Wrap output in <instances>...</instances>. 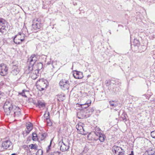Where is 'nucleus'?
Segmentation results:
<instances>
[{
	"label": "nucleus",
	"instance_id": "1",
	"mask_svg": "<svg viewBox=\"0 0 155 155\" xmlns=\"http://www.w3.org/2000/svg\"><path fill=\"white\" fill-rule=\"evenodd\" d=\"M14 106L15 105H13L11 103L8 101H6L4 104L3 109L4 111L7 115H9L13 113V110L15 109Z\"/></svg>",
	"mask_w": 155,
	"mask_h": 155
},
{
	"label": "nucleus",
	"instance_id": "2",
	"mask_svg": "<svg viewBox=\"0 0 155 155\" xmlns=\"http://www.w3.org/2000/svg\"><path fill=\"white\" fill-rule=\"evenodd\" d=\"M48 83L47 81L44 79H41L38 81L36 83L38 88H39V90L43 91L47 87Z\"/></svg>",
	"mask_w": 155,
	"mask_h": 155
},
{
	"label": "nucleus",
	"instance_id": "3",
	"mask_svg": "<svg viewBox=\"0 0 155 155\" xmlns=\"http://www.w3.org/2000/svg\"><path fill=\"white\" fill-rule=\"evenodd\" d=\"M112 150L114 155H124L125 151L120 147L114 146L112 148Z\"/></svg>",
	"mask_w": 155,
	"mask_h": 155
},
{
	"label": "nucleus",
	"instance_id": "4",
	"mask_svg": "<svg viewBox=\"0 0 155 155\" xmlns=\"http://www.w3.org/2000/svg\"><path fill=\"white\" fill-rule=\"evenodd\" d=\"M59 85L61 89L65 91L68 89L70 83L68 81L65 79H62L59 83Z\"/></svg>",
	"mask_w": 155,
	"mask_h": 155
},
{
	"label": "nucleus",
	"instance_id": "5",
	"mask_svg": "<svg viewBox=\"0 0 155 155\" xmlns=\"http://www.w3.org/2000/svg\"><path fill=\"white\" fill-rule=\"evenodd\" d=\"M100 129L99 128H96L95 130L96 132H94L95 134L97 136H98V139H94V140L97 141L99 140L101 142H103L104 141L105 138V136L104 135L100 134Z\"/></svg>",
	"mask_w": 155,
	"mask_h": 155
},
{
	"label": "nucleus",
	"instance_id": "6",
	"mask_svg": "<svg viewBox=\"0 0 155 155\" xmlns=\"http://www.w3.org/2000/svg\"><path fill=\"white\" fill-rule=\"evenodd\" d=\"M8 68L6 64H0V74L3 76L6 75L7 73Z\"/></svg>",
	"mask_w": 155,
	"mask_h": 155
},
{
	"label": "nucleus",
	"instance_id": "7",
	"mask_svg": "<svg viewBox=\"0 0 155 155\" xmlns=\"http://www.w3.org/2000/svg\"><path fill=\"white\" fill-rule=\"evenodd\" d=\"M62 140V141L61 143L60 147V150L63 152L65 151L68 150L69 147V142H67L64 143L63 141V140Z\"/></svg>",
	"mask_w": 155,
	"mask_h": 155
},
{
	"label": "nucleus",
	"instance_id": "8",
	"mask_svg": "<svg viewBox=\"0 0 155 155\" xmlns=\"http://www.w3.org/2000/svg\"><path fill=\"white\" fill-rule=\"evenodd\" d=\"M15 109L13 110V112L11 113V115L15 117H18L21 115V109L19 107L14 106Z\"/></svg>",
	"mask_w": 155,
	"mask_h": 155
},
{
	"label": "nucleus",
	"instance_id": "9",
	"mask_svg": "<svg viewBox=\"0 0 155 155\" xmlns=\"http://www.w3.org/2000/svg\"><path fill=\"white\" fill-rule=\"evenodd\" d=\"M24 40V38H21L20 35L18 34L15 35L13 41L16 44H19Z\"/></svg>",
	"mask_w": 155,
	"mask_h": 155
},
{
	"label": "nucleus",
	"instance_id": "10",
	"mask_svg": "<svg viewBox=\"0 0 155 155\" xmlns=\"http://www.w3.org/2000/svg\"><path fill=\"white\" fill-rule=\"evenodd\" d=\"M83 124L81 123H79L76 126V128L78 130V132L80 134H84V129L83 126Z\"/></svg>",
	"mask_w": 155,
	"mask_h": 155
},
{
	"label": "nucleus",
	"instance_id": "11",
	"mask_svg": "<svg viewBox=\"0 0 155 155\" xmlns=\"http://www.w3.org/2000/svg\"><path fill=\"white\" fill-rule=\"evenodd\" d=\"M5 21L3 19L0 18V31L1 32H3L6 30L7 27L5 24Z\"/></svg>",
	"mask_w": 155,
	"mask_h": 155
},
{
	"label": "nucleus",
	"instance_id": "12",
	"mask_svg": "<svg viewBox=\"0 0 155 155\" xmlns=\"http://www.w3.org/2000/svg\"><path fill=\"white\" fill-rule=\"evenodd\" d=\"M37 60V56L35 54H33L28 59V62L31 64H34Z\"/></svg>",
	"mask_w": 155,
	"mask_h": 155
},
{
	"label": "nucleus",
	"instance_id": "13",
	"mask_svg": "<svg viewBox=\"0 0 155 155\" xmlns=\"http://www.w3.org/2000/svg\"><path fill=\"white\" fill-rule=\"evenodd\" d=\"M12 144V143L9 140H7L3 141L2 146L5 149H7Z\"/></svg>",
	"mask_w": 155,
	"mask_h": 155
},
{
	"label": "nucleus",
	"instance_id": "14",
	"mask_svg": "<svg viewBox=\"0 0 155 155\" xmlns=\"http://www.w3.org/2000/svg\"><path fill=\"white\" fill-rule=\"evenodd\" d=\"M38 70L36 69L34 71H33L30 75V76L31 78L33 80L36 79L38 77Z\"/></svg>",
	"mask_w": 155,
	"mask_h": 155
},
{
	"label": "nucleus",
	"instance_id": "15",
	"mask_svg": "<svg viewBox=\"0 0 155 155\" xmlns=\"http://www.w3.org/2000/svg\"><path fill=\"white\" fill-rule=\"evenodd\" d=\"M77 115L78 118L80 119L87 118V115L86 114V113L84 111L81 110L78 113Z\"/></svg>",
	"mask_w": 155,
	"mask_h": 155
},
{
	"label": "nucleus",
	"instance_id": "16",
	"mask_svg": "<svg viewBox=\"0 0 155 155\" xmlns=\"http://www.w3.org/2000/svg\"><path fill=\"white\" fill-rule=\"evenodd\" d=\"M19 72V70L18 66L16 65L13 66L12 70L11 72L12 74L14 75H17Z\"/></svg>",
	"mask_w": 155,
	"mask_h": 155
},
{
	"label": "nucleus",
	"instance_id": "17",
	"mask_svg": "<svg viewBox=\"0 0 155 155\" xmlns=\"http://www.w3.org/2000/svg\"><path fill=\"white\" fill-rule=\"evenodd\" d=\"M73 76L76 79H81L83 77L82 73L80 71H76L73 74Z\"/></svg>",
	"mask_w": 155,
	"mask_h": 155
},
{
	"label": "nucleus",
	"instance_id": "18",
	"mask_svg": "<svg viewBox=\"0 0 155 155\" xmlns=\"http://www.w3.org/2000/svg\"><path fill=\"white\" fill-rule=\"evenodd\" d=\"M36 21V22L32 24V27L35 30H37L40 29L41 26V23L38 21L37 20Z\"/></svg>",
	"mask_w": 155,
	"mask_h": 155
},
{
	"label": "nucleus",
	"instance_id": "19",
	"mask_svg": "<svg viewBox=\"0 0 155 155\" xmlns=\"http://www.w3.org/2000/svg\"><path fill=\"white\" fill-rule=\"evenodd\" d=\"M26 127L27 130H26V132L28 134L32 129V125L31 123H29L26 125Z\"/></svg>",
	"mask_w": 155,
	"mask_h": 155
},
{
	"label": "nucleus",
	"instance_id": "20",
	"mask_svg": "<svg viewBox=\"0 0 155 155\" xmlns=\"http://www.w3.org/2000/svg\"><path fill=\"white\" fill-rule=\"evenodd\" d=\"M34 64H31L29 63L28 64V69L26 70V72L28 74L31 73V72L33 70V66Z\"/></svg>",
	"mask_w": 155,
	"mask_h": 155
},
{
	"label": "nucleus",
	"instance_id": "21",
	"mask_svg": "<svg viewBox=\"0 0 155 155\" xmlns=\"http://www.w3.org/2000/svg\"><path fill=\"white\" fill-rule=\"evenodd\" d=\"M65 99V95L64 94H61L58 96V100L59 101H62Z\"/></svg>",
	"mask_w": 155,
	"mask_h": 155
},
{
	"label": "nucleus",
	"instance_id": "22",
	"mask_svg": "<svg viewBox=\"0 0 155 155\" xmlns=\"http://www.w3.org/2000/svg\"><path fill=\"white\" fill-rule=\"evenodd\" d=\"M91 100H87L86 103H85L84 104H81V105L82 106H86L85 107L83 106V107H84V108H86V107H88L91 104Z\"/></svg>",
	"mask_w": 155,
	"mask_h": 155
},
{
	"label": "nucleus",
	"instance_id": "23",
	"mask_svg": "<svg viewBox=\"0 0 155 155\" xmlns=\"http://www.w3.org/2000/svg\"><path fill=\"white\" fill-rule=\"evenodd\" d=\"M109 103L111 106L115 107L117 106V104L116 101H110Z\"/></svg>",
	"mask_w": 155,
	"mask_h": 155
},
{
	"label": "nucleus",
	"instance_id": "24",
	"mask_svg": "<svg viewBox=\"0 0 155 155\" xmlns=\"http://www.w3.org/2000/svg\"><path fill=\"white\" fill-rule=\"evenodd\" d=\"M94 110L93 107L90 108L87 110V113H88V115H91L93 113Z\"/></svg>",
	"mask_w": 155,
	"mask_h": 155
},
{
	"label": "nucleus",
	"instance_id": "25",
	"mask_svg": "<svg viewBox=\"0 0 155 155\" xmlns=\"http://www.w3.org/2000/svg\"><path fill=\"white\" fill-rule=\"evenodd\" d=\"M37 105L39 107V108L44 107L45 106L44 103L40 101H38L37 104Z\"/></svg>",
	"mask_w": 155,
	"mask_h": 155
},
{
	"label": "nucleus",
	"instance_id": "26",
	"mask_svg": "<svg viewBox=\"0 0 155 155\" xmlns=\"http://www.w3.org/2000/svg\"><path fill=\"white\" fill-rule=\"evenodd\" d=\"M29 146L31 149H34L36 150L38 149V146L36 144H31Z\"/></svg>",
	"mask_w": 155,
	"mask_h": 155
},
{
	"label": "nucleus",
	"instance_id": "27",
	"mask_svg": "<svg viewBox=\"0 0 155 155\" xmlns=\"http://www.w3.org/2000/svg\"><path fill=\"white\" fill-rule=\"evenodd\" d=\"M154 152L151 149L150 150L147 151L145 152V154L146 155H152L154 154Z\"/></svg>",
	"mask_w": 155,
	"mask_h": 155
},
{
	"label": "nucleus",
	"instance_id": "28",
	"mask_svg": "<svg viewBox=\"0 0 155 155\" xmlns=\"http://www.w3.org/2000/svg\"><path fill=\"white\" fill-rule=\"evenodd\" d=\"M37 135L36 133H33L32 134V139L34 141H36L37 140Z\"/></svg>",
	"mask_w": 155,
	"mask_h": 155
},
{
	"label": "nucleus",
	"instance_id": "29",
	"mask_svg": "<svg viewBox=\"0 0 155 155\" xmlns=\"http://www.w3.org/2000/svg\"><path fill=\"white\" fill-rule=\"evenodd\" d=\"M47 120V124L48 126H50L52 125V123L49 119V117L46 118Z\"/></svg>",
	"mask_w": 155,
	"mask_h": 155
},
{
	"label": "nucleus",
	"instance_id": "30",
	"mask_svg": "<svg viewBox=\"0 0 155 155\" xmlns=\"http://www.w3.org/2000/svg\"><path fill=\"white\" fill-rule=\"evenodd\" d=\"M61 152L56 151L51 152L49 153L48 155H60Z\"/></svg>",
	"mask_w": 155,
	"mask_h": 155
},
{
	"label": "nucleus",
	"instance_id": "31",
	"mask_svg": "<svg viewBox=\"0 0 155 155\" xmlns=\"http://www.w3.org/2000/svg\"><path fill=\"white\" fill-rule=\"evenodd\" d=\"M49 112H48V111H45V113L44 114V116L45 117H46V118H47L49 117Z\"/></svg>",
	"mask_w": 155,
	"mask_h": 155
},
{
	"label": "nucleus",
	"instance_id": "32",
	"mask_svg": "<svg viewBox=\"0 0 155 155\" xmlns=\"http://www.w3.org/2000/svg\"><path fill=\"white\" fill-rule=\"evenodd\" d=\"M38 66L39 67L38 69H37L38 70V71L41 69L42 68L43 64L41 63H38Z\"/></svg>",
	"mask_w": 155,
	"mask_h": 155
},
{
	"label": "nucleus",
	"instance_id": "33",
	"mask_svg": "<svg viewBox=\"0 0 155 155\" xmlns=\"http://www.w3.org/2000/svg\"><path fill=\"white\" fill-rule=\"evenodd\" d=\"M19 94L22 95V96L24 97H27V96L25 94L24 90H23L22 92L19 93Z\"/></svg>",
	"mask_w": 155,
	"mask_h": 155
},
{
	"label": "nucleus",
	"instance_id": "34",
	"mask_svg": "<svg viewBox=\"0 0 155 155\" xmlns=\"http://www.w3.org/2000/svg\"><path fill=\"white\" fill-rule=\"evenodd\" d=\"M150 134L153 138L155 139V130L152 131L151 132Z\"/></svg>",
	"mask_w": 155,
	"mask_h": 155
},
{
	"label": "nucleus",
	"instance_id": "35",
	"mask_svg": "<svg viewBox=\"0 0 155 155\" xmlns=\"http://www.w3.org/2000/svg\"><path fill=\"white\" fill-rule=\"evenodd\" d=\"M37 152L39 154V155H42L43 151L42 150L39 149L38 151Z\"/></svg>",
	"mask_w": 155,
	"mask_h": 155
},
{
	"label": "nucleus",
	"instance_id": "36",
	"mask_svg": "<svg viewBox=\"0 0 155 155\" xmlns=\"http://www.w3.org/2000/svg\"><path fill=\"white\" fill-rule=\"evenodd\" d=\"M18 35H20V37L21 38H24H24L25 37V35L24 34L21 33L20 32L18 34Z\"/></svg>",
	"mask_w": 155,
	"mask_h": 155
},
{
	"label": "nucleus",
	"instance_id": "37",
	"mask_svg": "<svg viewBox=\"0 0 155 155\" xmlns=\"http://www.w3.org/2000/svg\"><path fill=\"white\" fill-rule=\"evenodd\" d=\"M119 90V89L118 88H117V87H116L115 88H114L113 89V91L114 92H117L118 91V90Z\"/></svg>",
	"mask_w": 155,
	"mask_h": 155
},
{
	"label": "nucleus",
	"instance_id": "38",
	"mask_svg": "<svg viewBox=\"0 0 155 155\" xmlns=\"http://www.w3.org/2000/svg\"><path fill=\"white\" fill-rule=\"evenodd\" d=\"M51 142H50V144L48 146V148H49V149H50V147H51Z\"/></svg>",
	"mask_w": 155,
	"mask_h": 155
},
{
	"label": "nucleus",
	"instance_id": "39",
	"mask_svg": "<svg viewBox=\"0 0 155 155\" xmlns=\"http://www.w3.org/2000/svg\"><path fill=\"white\" fill-rule=\"evenodd\" d=\"M129 155H134L133 151H131V153Z\"/></svg>",
	"mask_w": 155,
	"mask_h": 155
},
{
	"label": "nucleus",
	"instance_id": "40",
	"mask_svg": "<svg viewBox=\"0 0 155 155\" xmlns=\"http://www.w3.org/2000/svg\"><path fill=\"white\" fill-rule=\"evenodd\" d=\"M50 149H49V148H48L46 150L47 152H48L49 151Z\"/></svg>",
	"mask_w": 155,
	"mask_h": 155
},
{
	"label": "nucleus",
	"instance_id": "41",
	"mask_svg": "<svg viewBox=\"0 0 155 155\" xmlns=\"http://www.w3.org/2000/svg\"><path fill=\"white\" fill-rule=\"evenodd\" d=\"M45 135H46V134H42V136H43V137H44Z\"/></svg>",
	"mask_w": 155,
	"mask_h": 155
},
{
	"label": "nucleus",
	"instance_id": "42",
	"mask_svg": "<svg viewBox=\"0 0 155 155\" xmlns=\"http://www.w3.org/2000/svg\"><path fill=\"white\" fill-rule=\"evenodd\" d=\"M11 155H16V154H15V153H14L12 154Z\"/></svg>",
	"mask_w": 155,
	"mask_h": 155
},
{
	"label": "nucleus",
	"instance_id": "43",
	"mask_svg": "<svg viewBox=\"0 0 155 155\" xmlns=\"http://www.w3.org/2000/svg\"><path fill=\"white\" fill-rule=\"evenodd\" d=\"M109 32H110V34H111V32H110V30H109Z\"/></svg>",
	"mask_w": 155,
	"mask_h": 155
},
{
	"label": "nucleus",
	"instance_id": "44",
	"mask_svg": "<svg viewBox=\"0 0 155 155\" xmlns=\"http://www.w3.org/2000/svg\"><path fill=\"white\" fill-rule=\"evenodd\" d=\"M1 94V92H0V95Z\"/></svg>",
	"mask_w": 155,
	"mask_h": 155
},
{
	"label": "nucleus",
	"instance_id": "45",
	"mask_svg": "<svg viewBox=\"0 0 155 155\" xmlns=\"http://www.w3.org/2000/svg\"><path fill=\"white\" fill-rule=\"evenodd\" d=\"M90 136V134H89V135H88V137H89Z\"/></svg>",
	"mask_w": 155,
	"mask_h": 155
}]
</instances>
